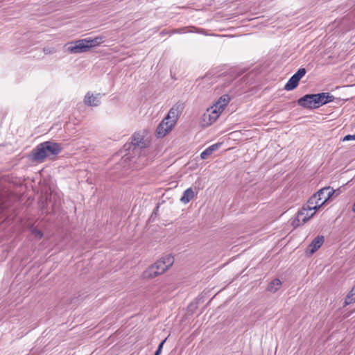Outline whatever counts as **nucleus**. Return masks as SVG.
<instances>
[{"mask_svg":"<svg viewBox=\"0 0 355 355\" xmlns=\"http://www.w3.org/2000/svg\"><path fill=\"white\" fill-rule=\"evenodd\" d=\"M221 113L212 106L209 107L202 115V124L203 126H209L216 121Z\"/></svg>","mask_w":355,"mask_h":355,"instance_id":"39448f33","label":"nucleus"},{"mask_svg":"<svg viewBox=\"0 0 355 355\" xmlns=\"http://www.w3.org/2000/svg\"><path fill=\"white\" fill-rule=\"evenodd\" d=\"M282 283L279 279H274L268 285L267 291L271 293L277 292L281 287Z\"/></svg>","mask_w":355,"mask_h":355,"instance_id":"6ab92c4d","label":"nucleus"},{"mask_svg":"<svg viewBox=\"0 0 355 355\" xmlns=\"http://www.w3.org/2000/svg\"><path fill=\"white\" fill-rule=\"evenodd\" d=\"M166 338H165L164 340H163L158 345V347L157 349V350L155 351V354H161L162 353V348H163V346H164V343L166 342Z\"/></svg>","mask_w":355,"mask_h":355,"instance_id":"393cba45","label":"nucleus"},{"mask_svg":"<svg viewBox=\"0 0 355 355\" xmlns=\"http://www.w3.org/2000/svg\"><path fill=\"white\" fill-rule=\"evenodd\" d=\"M31 233L34 236V237L38 240L41 239L44 236L42 232L37 229L36 227H33L31 229Z\"/></svg>","mask_w":355,"mask_h":355,"instance_id":"5701e85b","label":"nucleus"},{"mask_svg":"<svg viewBox=\"0 0 355 355\" xmlns=\"http://www.w3.org/2000/svg\"><path fill=\"white\" fill-rule=\"evenodd\" d=\"M132 144L134 146L133 150L135 152L139 151L146 145L144 137L139 133H135L132 136Z\"/></svg>","mask_w":355,"mask_h":355,"instance_id":"ddd939ff","label":"nucleus"},{"mask_svg":"<svg viewBox=\"0 0 355 355\" xmlns=\"http://www.w3.org/2000/svg\"><path fill=\"white\" fill-rule=\"evenodd\" d=\"M173 127L170 122L163 119L156 129V136L158 138L164 137Z\"/></svg>","mask_w":355,"mask_h":355,"instance_id":"6e6552de","label":"nucleus"},{"mask_svg":"<svg viewBox=\"0 0 355 355\" xmlns=\"http://www.w3.org/2000/svg\"><path fill=\"white\" fill-rule=\"evenodd\" d=\"M174 263V257L171 254H166L160 259L150 265L144 272L145 279H152L163 274Z\"/></svg>","mask_w":355,"mask_h":355,"instance_id":"f257e3e1","label":"nucleus"},{"mask_svg":"<svg viewBox=\"0 0 355 355\" xmlns=\"http://www.w3.org/2000/svg\"><path fill=\"white\" fill-rule=\"evenodd\" d=\"M297 103L300 106L304 108H315L313 94L304 95V96L298 99Z\"/></svg>","mask_w":355,"mask_h":355,"instance_id":"9d476101","label":"nucleus"},{"mask_svg":"<svg viewBox=\"0 0 355 355\" xmlns=\"http://www.w3.org/2000/svg\"><path fill=\"white\" fill-rule=\"evenodd\" d=\"M193 197V191L192 190L191 188H188L184 191L183 195L180 198V201L184 204H187L189 202H190Z\"/></svg>","mask_w":355,"mask_h":355,"instance_id":"aec40b11","label":"nucleus"},{"mask_svg":"<svg viewBox=\"0 0 355 355\" xmlns=\"http://www.w3.org/2000/svg\"><path fill=\"white\" fill-rule=\"evenodd\" d=\"M84 103L88 106H98L101 103L100 94L94 95L91 92H87L85 96Z\"/></svg>","mask_w":355,"mask_h":355,"instance_id":"f8f14e48","label":"nucleus"},{"mask_svg":"<svg viewBox=\"0 0 355 355\" xmlns=\"http://www.w3.org/2000/svg\"><path fill=\"white\" fill-rule=\"evenodd\" d=\"M306 74V69L304 68H300L296 73L293 75L300 80Z\"/></svg>","mask_w":355,"mask_h":355,"instance_id":"b1692460","label":"nucleus"},{"mask_svg":"<svg viewBox=\"0 0 355 355\" xmlns=\"http://www.w3.org/2000/svg\"><path fill=\"white\" fill-rule=\"evenodd\" d=\"M44 143L49 156L50 155L54 156L58 155L62 150V147L60 144L51 141H46Z\"/></svg>","mask_w":355,"mask_h":355,"instance_id":"1a4fd4ad","label":"nucleus"},{"mask_svg":"<svg viewBox=\"0 0 355 355\" xmlns=\"http://www.w3.org/2000/svg\"><path fill=\"white\" fill-rule=\"evenodd\" d=\"M316 211L312 209L307 202L297 211L295 218L293 220L292 225L296 227L304 225L311 218Z\"/></svg>","mask_w":355,"mask_h":355,"instance_id":"7ed1b4c3","label":"nucleus"},{"mask_svg":"<svg viewBox=\"0 0 355 355\" xmlns=\"http://www.w3.org/2000/svg\"><path fill=\"white\" fill-rule=\"evenodd\" d=\"M32 155L33 159L39 162H43L49 156L44 142L37 145L32 150Z\"/></svg>","mask_w":355,"mask_h":355,"instance_id":"0eeeda50","label":"nucleus"},{"mask_svg":"<svg viewBox=\"0 0 355 355\" xmlns=\"http://www.w3.org/2000/svg\"><path fill=\"white\" fill-rule=\"evenodd\" d=\"M154 355H159V354H155Z\"/></svg>","mask_w":355,"mask_h":355,"instance_id":"cd10ccee","label":"nucleus"},{"mask_svg":"<svg viewBox=\"0 0 355 355\" xmlns=\"http://www.w3.org/2000/svg\"><path fill=\"white\" fill-rule=\"evenodd\" d=\"M355 140V134L354 135H347L345 136L343 139V141H354Z\"/></svg>","mask_w":355,"mask_h":355,"instance_id":"bb28decb","label":"nucleus"},{"mask_svg":"<svg viewBox=\"0 0 355 355\" xmlns=\"http://www.w3.org/2000/svg\"><path fill=\"white\" fill-rule=\"evenodd\" d=\"M67 51L71 53H80L89 51L87 40H77L67 44Z\"/></svg>","mask_w":355,"mask_h":355,"instance_id":"20e7f679","label":"nucleus"},{"mask_svg":"<svg viewBox=\"0 0 355 355\" xmlns=\"http://www.w3.org/2000/svg\"><path fill=\"white\" fill-rule=\"evenodd\" d=\"M300 80L293 75L288 80V81L284 85V89L286 91H291L297 87Z\"/></svg>","mask_w":355,"mask_h":355,"instance_id":"a211bd4d","label":"nucleus"},{"mask_svg":"<svg viewBox=\"0 0 355 355\" xmlns=\"http://www.w3.org/2000/svg\"><path fill=\"white\" fill-rule=\"evenodd\" d=\"M334 193L330 187H324L314 193L307 201L314 211L318 210Z\"/></svg>","mask_w":355,"mask_h":355,"instance_id":"f03ea898","label":"nucleus"},{"mask_svg":"<svg viewBox=\"0 0 355 355\" xmlns=\"http://www.w3.org/2000/svg\"><path fill=\"white\" fill-rule=\"evenodd\" d=\"M186 33H196L202 35H207L206 31L202 28H198L196 27H191L190 28H188L187 27H184L182 28H178V29H173L171 32V34L174 33H178V34H183Z\"/></svg>","mask_w":355,"mask_h":355,"instance_id":"dca6fc26","label":"nucleus"},{"mask_svg":"<svg viewBox=\"0 0 355 355\" xmlns=\"http://www.w3.org/2000/svg\"><path fill=\"white\" fill-rule=\"evenodd\" d=\"M43 51L45 54H51L55 53V50L54 48L45 47L44 48Z\"/></svg>","mask_w":355,"mask_h":355,"instance_id":"a878e982","label":"nucleus"},{"mask_svg":"<svg viewBox=\"0 0 355 355\" xmlns=\"http://www.w3.org/2000/svg\"><path fill=\"white\" fill-rule=\"evenodd\" d=\"M313 97L315 108H318L320 106L327 104L328 103L332 102L334 100V96L333 95H331L329 93L325 92L313 94Z\"/></svg>","mask_w":355,"mask_h":355,"instance_id":"423d86ee","label":"nucleus"},{"mask_svg":"<svg viewBox=\"0 0 355 355\" xmlns=\"http://www.w3.org/2000/svg\"><path fill=\"white\" fill-rule=\"evenodd\" d=\"M324 238L323 236H320V235L317 236L309 244V245L307 248V252L310 254H313L321 247V245L324 243Z\"/></svg>","mask_w":355,"mask_h":355,"instance_id":"9b49d317","label":"nucleus"},{"mask_svg":"<svg viewBox=\"0 0 355 355\" xmlns=\"http://www.w3.org/2000/svg\"><path fill=\"white\" fill-rule=\"evenodd\" d=\"M179 114L178 107L173 106L171 108L167 116L164 119L170 122V123L174 126L178 120Z\"/></svg>","mask_w":355,"mask_h":355,"instance_id":"2eb2a0df","label":"nucleus"},{"mask_svg":"<svg viewBox=\"0 0 355 355\" xmlns=\"http://www.w3.org/2000/svg\"><path fill=\"white\" fill-rule=\"evenodd\" d=\"M230 97L227 94L221 96L212 107L220 113L224 110L225 107L229 103Z\"/></svg>","mask_w":355,"mask_h":355,"instance_id":"4468645a","label":"nucleus"},{"mask_svg":"<svg viewBox=\"0 0 355 355\" xmlns=\"http://www.w3.org/2000/svg\"><path fill=\"white\" fill-rule=\"evenodd\" d=\"M104 42V38L103 37H96L92 40H87L88 45L89 49L92 47H94L98 46L101 43Z\"/></svg>","mask_w":355,"mask_h":355,"instance_id":"412c9836","label":"nucleus"},{"mask_svg":"<svg viewBox=\"0 0 355 355\" xmlns=\"http://www.w3.org/2000/svg\"><path fill=\"white\" fill-rule=\"evenodd\" d=\"M354 302H355V285L352 288V290L348 293V295H347L345 300V305H348Z\"/></svg>","mask_w":355,"mask_h":355,"instance_id":"4be33fe9","label":"nucleus"},{"mask_svg":"<svg viewBox=\"0 0 355 355\" xmlns=\"http://www.w3.org/2000/svg\"><path fill=\"white\" fill-rule=\"evenodd\" d=\"M220 146V144H218V143L214 144L209 146L208 148H207L205 150H203L200 153L201 159H207L209 155H211L213 153V152L217 150Z\"/></svg>","mask_w":355,"mask_h":355,"instance_id":"f3484780","label":"nucleus"}]
</instances>
